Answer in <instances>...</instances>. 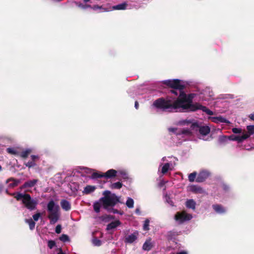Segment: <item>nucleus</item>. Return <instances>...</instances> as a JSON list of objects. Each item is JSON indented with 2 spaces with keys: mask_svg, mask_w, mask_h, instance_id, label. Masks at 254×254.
<instances>
[{
  "mask_svg": "<svg viewBox=\"0 0 254 254\" xmlns=\"http://www.w3.org/2000/svg\"><path fill=\"white\" fill-rule=\"evenodd\" d=\"M118 202H119V199L115 194H112V196H104L101 197L98 201L94 202L93 209L96 213H98L100 212L101 207L102 206L108 212L117 214L119 213V211L113 207Z\"/></svg>",
  "mask_w": 254,
  "mask_h": 254,
  "instance_id": "2",
  "label": "nucleus"
},
{
  "mask_svg": "<svg viewBox=\"0 0 254 254\" xmlns=\"http://www.w3.org/2000/svg\"><path fill=\"white\" fill-rule=\"evenodd\" d=\"M103 194L104 196L108 195V196H112V194H111V192L109 190H106L104 192Z\"/></svg>",
  "mask_w": 254,
  "mask_h": 254,
  "instance_id": "49",
  "label": "nucleus"
},
{
  "mask_svg": "<svg viewBox=\"0 0 254 254\" xmlns=\"http://www.w3.org/2000/svg\"><path fill=\"white\" fill-rule=\"evenodd\" d=\"M56 242L53 240H49L48 242V247L50 249H52L55 246H56Z\"/></svg>",
  "mask_w": 254,
  "mask_h": 254,
  "instance_id": "39",
  "label": "nucleus"
},
{
  "mask_svg": "<svg viewBox=\"0 0 254 254\" xmlns=\"http://www.w3.org/2000/svg\"><path fill=\"white\" fill-rule=\"evenodd\" d=\"M138 235V232H134L133 234L128 236V243H133L136 240Z\"/></svg>",
  "mask_w": 254,
  "mask_h": 254,
  "instance_id": "24",
  "label": "nucleus"
},
{
  "mask_svg": "<svg viewBox=\"0 0 254 254\" xmlns=\"http://www.w3.org/2000/svg\"><path fill=\"white\" fill-rule=\"evenodd\" d=\"M184 123H186V124H188L190 123V122H189V121H184Z\"/></svg>",
  "mask_w": 254,
  "mask_h": 254,
  "instance_id": "59",
  "label": "nucleus"
},
{
  "mask_svg": "<svg viewBox=\"0 0 254 254\" xmlns=\"http://www.w3.org/2000/svg\"><path fill=\"white\" fill-rule=\"evenodd\" d=\"M31 158L32 161H34V162H35L36 160L38 159L39 158V157L37 155H32L31 156Z\"/></svg>",
  "mask_w": 254,
  "mask_h": 254,
  "instance_id": "47",
  "label": "nucleus"
},
{
  "mask_svg": "<svg viewBox=\"0 0 254 254\" xmlns=\"http://www.w3.org/2000/svg\"><path fill=\"white\" fill-rule=\"evenodd\" d=\"M192 215L187 213L185 211L178 212L175 215V219L179 221L180 223H183L186 221H188L192 218Z\"/></svg>",
  "mask_w": 254,
  "mask_h": 254,
  "instance_id": "7",
  "label": "nucleus"
},
{
  "mask_svg": "<svg viewBox=\"0 0 254 254\" xmlns=\"http://www.w3.org/2000/svg\"><path fill=\"white\" fill-rule=\"evenodd\" d=\"M1 169H2V167H1V166L0 165V171L1 170Z\"/></svg>",
  "mask_w": 254,
  "mask_h": 254,
  "instance_id": "60",
  "label": "nucleus"
},
{
  "mask_svg": "<svg viewBox=\"0 0 254 254\" xmlns=\"http://www.w3.org/2000/svg\"><path fill=\"white\" fill-rule=\"evenodd\" d=\"M153 247V244L151 242V238L146 240L142 246V249L144 251H149L151 250Z\"/></svg>",
  "mask_w": 254,
  "mask_h": 254,
  "instance_id": "15",
  "label": "nucleus"
},
{
  "mask_svg": "<svg viewBox=\"0 0 254 254\" xmlns=\"http://www.w3.org/2000/svg\"><path fill=\"white\" fill-rule=\"evenodd\" d=\"M24 165L29 168H32L36 166V163L32 161H28V162L24 163Z\"/></svg>",
  "mask_w": 254,
  "mask_h": 254,
  "instance_id": "36",
  "label": "nucleus"
},
{
  "mask_svg": "<svg viewBox=\"0 0 254 254\" xmlns=\"http://www.w3.org/2000/svg\"><path fill=\"white\" fill-rule=\"evenodd\" d=\"M247 129L248 132L247 133L250 134V136L254 133V125L248 126Z\"/></svg>",
  "mask_w": 254,
  "mask_h": 254,
  "instance_id": "33",
  "label": "nucleus"
},
{
  "mask_svg": "<svg viewBox=\"0 0 254 254\" xmlns=\"http://www.w3.org/2000/svg\"><path fill=\"white\" fill-rule=\"evenodd\" d=\"M196 203L192 199L188 200L186 202V206L188 208H191L193 210L195 209Z\"/></svg>",
  "mask_w": 254,
  "mask_h": 254,
  "instance_id": "20",
  "label": "nucleus"
},
{
  "mask_svg": "<svg viewBox=\"0 0 254 254\" xmlns=\"http://www.w3.org/2000/svg\"><path fill=\"white\" fill-rule=\"evenodd\" d=\"M122 187V184L120 182H118L115 183L111 184L110 187L112 189H120Z\"/></svg>",
  "mask_w": 254,
  "mask_h": 254,
  "instance_id": "26",
  "label": "nucleus"
},
{
  "mask_svg": "<svg viewBox=\"0 0 254 254\" xmlns=\"http://www.w3.org/2000/svg\"><path fill=\"white\" fill-rule=\"evenodd\" d=\"M120 224L119 220L113 221L107 225L106 230L109 231L117 228Z\"/></svg>",
  "mask_w": 254,
  "mask_h": 254,
  "instance_id": "18",
  "label": "nucleus"
},
{
  "mask_svg": "<svg viewBox=\"0 0 254 254\" xmlns=\"http://www.w3.org/2000/svg\"><path fill=\"white\" fill-rule=\"evenodd\" d=\"M190 127L192 129L195 128H199V132L202 135H206L209 133L210 128L208 126H199L197 123H193L191 124Z\"/></svg>",
  "mask_w": 254,
  "mask_h": 254,
  "instance_id": "8",
  "label": "nucleus"
},
{
  "mask_svg": "<svg viewBox=\"0 0 254 254\" xmlns=\"http://www.w3.org/2000/svg\"><path fill=\"white\" fill-rule=\"evenodd\" d=\"M175 90L176 89H174L171 90V92L173 94H174L175 95H177L178 93Z\"/></svg>",
  "mask_w": 254,
  "mask_h": 254,
  "instance_id": "52",
  "label": "nucleus"
},
{
  "mask_svg": "<svg viewBox=\"0 0 254 254\" xmlns=\"http://www.w3.org/2000/svg\"><path fill=\"white\" fill-rule=\"evenodd\" d=\"M89 8H90L94 10H96L98 9H102V6H100V5H97V4H95V5H91V7H89Z\"/></svg>",
  "mask_w": 254,
  "mask_h": 254,
  "instance_id": "42",
  "label": "nucleus"
},
{
  "mask_svg": "<svg viewBox=\"0 0 254 254\" xmlns=\"http://www.w3.org/2000/svg\"><path fill=\"white\" fill-rule=\"evenodd\" d=\"M78 6L81 7V8L82 9H85V8H89V7H91V5L90 4H83L82 3H79L78 4Z\"/></svg>",
  "mask_w": 254,
  "mask_h": 254,
  "instance_id": "46",
  "label": "nucleus"
},
{
  "mask_svg": "<svg viewBox=\"0 0 254 254\" xmlns=\"http://www.w3.org/2000/svg\"><path fill=\"white\" fill-rule=\"evenodd\" d=\"M180 232H178L174 230L169 231L166 235V238L168 241H175L177 240V237L180 234Z\"/></svg>",
  "mask_w": 254,
  "mask_h": 254,
  "instance_id": "11",
  "label": "nucleus"
},
{
  "mask_svg": "<svg viewBox=\"0 0 254 254\" xmlns=\"http://www.w3.org/2000/svg\"><path fill=\"white\" fill-rule=\"evenodd\" d=\"M230 140L229 136L226 135L219 136L218 138V143L220 145H224Z\"/></svg>",
  "mask_w": 254,
  "mask_h": 254,
  "instance_id": "19",
  "label": "nucleus"
},
{
  "mask_svg": "<svg viewBox=\"0 0 254 254\" xmlns=\"http://www.w3.org/2000/svg\"><path fill=\"white\" fill-rule=\"evenodd\" d=\"M249 118L252 121H254V113L249 115Z\"/></svg>",
  "mask_w": 254,
  "mask_h": 254,
  "instance_id": "50",
  "label": "nucleus"
},
{
  "mask_svg": "<svg viewBox=\"0 0 254 254\" xmlns=\"http://www.w3.org/2000/svg\"><path fill=\"white\" fill-rule=\"evenodd\" d=\"M118 172L114 169H110L104 173V178L106 179H112L117 176Z\"/></svg>",
  "mask_w": 254,
  "mask_h": 254,
  "instance_id": "13",
  "label": "nucleus"
},
{
  "mask_svg": "<svg viewBox=\"0 0 254 254\" xmlns=\"http://www.w3.org/2000/svg\"><path fill=\"white\" fill-rule=\"evenodd\" d=\"M127 6V3L125 2L119 4L114 5L112 7L113 10H124L126 9Z\"/></svg>",
  "mask_w": 254,
  "mask_h": 254,
  "instance_id": "22",
  "label": "nucleus"
},
{
  "mask_svg": "<svg viewBox=\"0 0 254 254\" xmlns=\"http://www.w3.org/2000/svg\"><path fill=\"white\" fill-rule=\"evenodd\" d=\"M232 131L234 133H240L242 132V129L240 128L234 127L232 128Z\"/></svg>",
  "mask_w": 254,
  "mask_h": 254,
  "instance_id": "44",
  "label": "nucleus"
},
{
  "mask_svg": "<svg viewBox=\"0 0 254 254\" xmlns=\"http://www.w3.org/2000/svg\"><path fill=\"white\" fill-rule=\"evenodd\" d=\"M91 0H83V2L84 3H87V2H88L90 1Z\"/></svg>",
  "mask_w": 254,
  "mask_h": 254,
  "instance_id": "58",
  "label": "nucleus"
},
{
  "mask_svg": "<svg viewBox=\"0 0 254 254\" xmlns=\"http://www.w3.org/2000/svg\"><path fill=\"white\" fill-rule=\"evenodd\" d=\"M222 188H223V189L225 190V191H227L229 190V187L228 186H227V185L226 184H223V186H222Z\"/></svg>",
  "mask_w": 254,
  "mask_h": 254,
  "instance_id": "48",
  "label": "nucleus"
},
{
  "mask_svg": "<svg viewBox=\"0 0 254 254\" xmlns=\"http://www.w3.org/2000/svg\"><path fill=\"white\" fill-rule=\"evenodd\" d=\"M133 200L130 197H128V208H132L133 207Z\"/></svg>",
  "mask_w": 254,
  "mask_h": 254,
  "instance_id": "40",
  "label": "nucleus"
},
{
  "mask_svg": "<svg viewBox=\"0 0 254 254\" xmlns=\"http://www.w3.org/2000/svg\"><path fill=\"white\" fill-rule=\"evenodd\" d=\"M9 181H13L12 183L9 184L10 186H11L12 187H14L17 186L18 185V184L20 183V181L19 180L15 179L13 178H9V179H8L7 182H8Z\"/></svg>",
  "mask_w": 254,
  "mask_h": 254,
  "instance_id": "28",
  "label": "nucleus"
},
{
  "mask_svg": "<svg viewBox=\"0 0 254 254\" xmlns=\"http://www.w3.org/2000/svg\"><path fill=\"white\" fill-rule=\"evenodd\" d=\"M25 222L28 224L30 230H32L34 229L35 223L32 219H25Z\"/></svg>",
  "mask_w": 254,
  "mask_h": 254,
  "instance_id": "27",
  "label": "nucleus"
},
{
  "mask_svg": "<svg viewBox=\"0 0 254 254\" xmlns=\"http://www.w3.org/2000/svg\"><path fill=\"white\" fill-rule=\"evenodd\" d=\"M181 81L180 79H175L164 80L162 83L168 87L174 89L184 90L185 86L182 84Z\"/></svg>",
  "mask_w": 254,
  "mask_h": 254,
  "instance_id": "6",
  "label": "nucleus"
},
{
  "mask_svg": "<svg viewBox=\"0 0 254 254\" xmlns=\"http://www.w3.org/2000/svg\"><path fill=\"white\" fill-rule=\"evenodd\" d=\"M177 254H188V253L186 251H181L180 252L177 253Z\"/></svg>",
  "mask_w": 254,
  "mask_h": 254,
  "instance_id": "55",
  "label": "nucleus"
},
{
  "mask_svg": "<svg viewBox=\"0 0 254 254\" xmlns=\"http://www.w3.org/2000/svg\"><path fill=\"white\" fill-rule=\"evenodd\" d=\"M197 173L196 172H194L193 173L189 174L188 176L189 180L190 182H193L196 178Z\"/></svg>",
  "mask_w": 254,
  "mask_h": 254,
  "instance_id": "31",
  "label": "nucleus"
},
{
  "mask_svg": "<svg viewBox=\"0 0 254 254\" xmlns=\"http://www.w3.org/2000/svg\"><path fill=\"white\" fill-rule=\"evenodd\" d=\"M170 167V164L169 163H165L162 168L161 173L165 174L168 171Z\"/></svg>",
  "mask_w": 254,
  "mask_h": 254,
  "instance_id": "30",
  "label": "nucleus"
},
{
  "mask_svg": "<svg viewBox=\"0 0 254 254\" xmlns=\"http://www.w3.org/2000/svg\"><path fill=\"white\" fill-rule=\"evenodd\" d=\"M62 230V226L60 224H58L55 228V232L57 234H60L61 233Z\"/></svg>",
  "mask_w": 254,
  "mask_h": 254,
  "instance_id": "43",
  "label": "nucleus"
},
{
  "mask_svg": "<svg viewBox=\"0 0 254 254\" xmlns=\"http://www.w3.org/2000/svg\"><path fill=\"white\" fill-rule=\"evenodd\" d=\"M60 241L65 242L69 241V237L66 234H62L59 238Z\"/></svg>",
  "mask_w": 254,
  "mask_h": 254,
  "instance_id": "34",
  "label": "nucleus"
},
{
  "mask_svg": "<svg viewBox=\"0 0 254 254\" xmlns=\"http://www.w3.org/2000/svg\"><path fill=\"white\" fill-rule=\"evenodd\" d=\"M41 214L39 212H38L33 215V218L34 221H37L38 220L39 218L41 217Z\"/></svg>",
  "mask_w": 254,
  "mask_h": 254,
  "instance_id": "41",
  "label": "nucleus"
},
{
  "mask_svg": "<svg viewBox=\"0 0 254 254\" xmlns=\"http://www.w3.org/2000/svg\"><path fill=\"white\" fill-rule=\"evenodd\" d=\"M96 189V187L93 186L88 185L84 189L83 192L85 194H89L93 192Z\"/></svg>",
  "mask_w": 254,
  "mask_h": 254,
  "instance_id": "23",
  "label": "nucleus"
},
{
  "mask_svg": "<svg viewBox=\"0 0 254 254\" xmlns=\"http://www.w3.org/2000/svg\"><path fill=\"white\" fill-rule=\"evenodd\" d=\"M92 179H98L104 178V173L101 172H94L91 175Z\"/></svg>",
  "mask_w": 254,
  "mask_h": 254,
  "instance_id": "29",
  "label": "nucleus"
},
{
  "mask_svg": "<svg viewBox=\"0 0 254 254\" xmlns=\"http://www.w3.org/2000/svg\"><path fill=\"white\" fill-rule=\"evenodd\" d=\"M176 130H177L176 128H169V130L170 131L173 132H175Z\"/></svg>",
  "mask_w": 254,
  "mask_h": 254,
  "instance_id": "53",
  "label": "nucleus"
},
{
  "mask_svg": "<svg viewBox=\"0 0 254 254\" xmlns=\"http://www.w3.org/2000/svg\"><path fill=\"white\" fill-rule=\"evenodd\" d=\"M181 133L183 134L189 135L191 133V132L188 129H182Z\"/></svg>",
  "mask_w": 254,
  "mask_h": 254,
  "instance_id": "45",
  "label": "nucleus"
},
{
  "mask_svg": "<svg viewBox=\"0 0 254 254\" xmlns=\"http://www.w3.org/2000/svg\"><path fill=\"white\" fill-rule=\"evenodd\" d=\"M250 137V134L248 133H243L241 136L240 135H232L229 136V138L231 140L237 141L239 143L242 142L244 140L247 139Z\"/></svg>",
  "mask_w": 254,
  "mask_h": 254,
  "instance_id": "10",
  "label": "nucleus"
},
{
  "mask_svg": "<svg viewBox=\"0 0 254 254\" xmlns=\"http://www.w3.org/2000/svg\"><path fill=\"white\" fill-rule=\"evenodd\" d=\"M62 208L65 211H69L71 209V204L66 199H62L61 201Z\"/></svg>",
  "mask_w": 254,
  "mask_h": 254,
  "instance_id": "14",
  "label": "nucleus"
},
{
  "mask_svg": "<svg viewBox=\"0 0 254 254\" xmlns=\"http://www.w3.org/2000/svg\"><path fill=\"white\" fill-rule=\"evenodd\" d=\"M190 190L195 193H202L204 192L203 189L197 185H192L190 187Z\"/></svg>",
  "mask_w": 254,
  "mask_h": 254,
  "instance_id": "16",
  "label": "nucleus"
},
{
  "mask_svg": "<svg viewBox=\"0 0 254 254\" xmlns=\"http://www.w3.org/2000/svg\"><path fill=\"white\" fill-rule=\"evenodd\" d=\"M7 152L11 154L15 155L18 156L19 155V151H17L16 150L12 148H8L6 149Z\"/></svg>",
  "mask_w": 254,
  "mask_h": 254,
  "instance_id": "32",
  "label": "nucleus"
},
{
  "mask_svg": "<svg viewBox=\"0 0 254 254\" xmlns=\"http://www.w3.org/2000/svg\"><path fill=\"white\" fill-rule=\"evenodd\" d=\"M135 107L136 109H138V107H139V104L138 103L137 101H135Z\"/></svg>",
  "mask_w": 254,
  "mask_h": 254,
  "instance_id": "54",
  "label": "nucleus"
},
{
  "mask_svg": "<svg viewBox=\"0 0 254 254\" xmlns=\"http://www.w3.org/2000/svg\"><path fill=\"white\" fill-rule=\"evenodd\" d=\"M99 219L102 221L107 222L110 220L114 219V216L110 215L105 214L99 217Z\"/></svg>",
  "mask_w": 254,
  "mask_h": 254,
  "instance_id": "25",
  "label": "nucleus"
},
{
  "mask_svg": "<svg viewBox=\"0 0 254 254\" xmlns=\"http://www.w3.org/2000/svg\"><path fill=\"white\" fill-rule=\"evenodd\" d=\"M60 206L56 204L54 200H50L47 204L48 218L51 224H55L60 217Z\"/></svg>",
  "mask_w": 254,
  "mask_h": 254,
  "instance_id": "4",
  "label": "nucleus"
},
{
  "mask_svg": "<svg viewBox=\"0 0 254 254\" xmlns=\"http://www.w3.org/2000/svg\"><path fill=\"white\" fill-rule=\"evenodd\" d=\"M124 242H125V243L127 244V236H125L124 237Z\"/></svg>",
  "mask_w": 254,
  "mask_h": 254,
  "instance_id": "57",
  "label": "nucleus"
},
{
  "mask_svg": "<svg viewBox=\"0 0 254 254\" xmlns=\"http://www.w3.org/2000/svg\"><path fill=\"white\" fill-rule=\"evenodd\" d=\"M174 102L170 99H166L163 97L159 98L154 101L153 106L156 108L161 109L163 111L172 112L176 110Z\"/></svg>",
  "mask_w": 254,
  "mask_h": 254,
  "instance_id": "5",
  "label": "nucleus"
},
{
  "mask_svg": "<svg viewBox=\"0 0 254 254\" xmlns=\"http://www.w3.org/2000/svg\"><path fill=\"white\" fill-rule=\"evenodd\" d=\"M179 96L177 100L174 102V105L176 109L181 108L184 110L192 112L197 110H201L208 115H213V112L206 107L202 106L198 103H192V98L190 97V95L187 97L186 94L183 91V90H179Z\"/></svg>",
  "mask_w": 254,
  "mask_h": 254,
  "instance_id": "1",
  "label": "nucleus"
},
{
  "mask_svg": "<svg viewBox=\"0 0 254 254\" xmlns=\"http://www.w3.org/2000/svg\"><path fill=\"white\" fill-rule=\"evenodd\" d=\"M38 179H33L32 180H29L26 182H25L23 185H22L20 189L21 190L24 189L25 188H32L34 186H35L36 184L38 183Z\"/></svg>",
  "mask_w": 254,
  "mask_h": 254,
  "instance_id": "12",
  "label": "nucleus"
},
{
  "mask_svg": "<svg viewBox=\"0 0 254 254\" xmlns=\"http://www.w3.org/2000/svg\"><path fill=\"white\" fill-rule=\"evenodd\" d=\"M57 254H65L61 248L59 249V252Z\"/></svg>",
  "mask_w": 254,
  "mask_h": 254,
  "instance_id": "56",
  "label": "nucleus"
},
{
  "mask_svg": "<svg viewBox=\"0 0 254 254\" xmlns=\"http://www.w3.org/2000/svg\"><path fill=\"white\" fill-rule=\"evenodd\" d=\"M149 220L147 219L144 221L143 226V229L144 231H148L149 230Z\"/></svg>",
  "mask_w": 254,
  "mask_h": 254,
  "instance_id": "35",
  "label": "nucleus"
},
{
  "mask_svg": "<svg viewBox=\"0 0 254 254\" xmlns=\"http://www.w3.org/2000/svg\"><path fill=\"white\" fill-rule=\"evenodd\" d=\"M92 242L93 244L96 246H100L102 244L101 241L96 238L93 239Z\"/></svg>",
  "mask_w": 254,
  "mask_h": 254,
  "instance_id": "38",
  "label": "nucleus"
},
{
  "mask_svg": "<svg viewBox=\"0 0 254 254\" xmlns=\"http://www.w3.org/2000/svg\"><path fill=\"white\" fill-rule=\"evenodd\" d=\"M213 122H216V121H215V120H217L218 121L221 122V123H227V121L226 119L221 117H216V118H214L213 119Z\"/></svg>",
  "mask_w": 254,
  "mask_h": 254,
  "instance_id": "37",
  "label": "nucleus"
},
{
  "mask_svg": "<svg viewBox=\"0 0 254 254\" xmlns=\"http://www.w3.org/2000/svg\"><path fill=\"white\" fill-rule=\"evenodd\" d=\"M212 208L217 213H224L226 212L225 209L220 204H213Z\"/></svg>",
  "mask_w": 254,
  "mask_h": 254,
  "instance_id": "17",
  "label": "nucleus"
},
{
  "mask_svg": "<svg viewBox=\"0 0 254 254\" xmlns=\"http://www.w3.org/2000/svg\"><path fill=\"white\" fill-rule=\"evenodd\" d=\"M210 176V173L207 170H201L198 173L196 178V182L201 183L205 181Z\"/></svg>",
  "mask_w": 254,
  "mask_h": 254,
  "instance_id": "9",
  "label": "nucleus"
},
{
  "mask_svg": "<svg viewBox=\"0 0 254 254\" xmlns=\"http://www.w3.org/2000/svg\"><path fill=\"white\" fill-rule=\"evenodd\" d=\"M12 195L16 200H22V204L29 210H34L36 208L38 201L36 198H32L29 194L15 192Z\"/></svg>",
  "mask_w": 254,
  "mask_h": 254,
  "instance_id": "3",
  "label": "nucleus"
},
{
  "mask_svg": "<svg viewBox=\"0 0 254 254\" xmlns=\"http://www.w3.org/2000/svg\"><path fill=\"white\" fill-rule=\"evenodd\" d=\"M135 212L138 215L140 214V211L139 208H136Z\"/></svg>",
  "mask_w": 254,
  "mask_h": 254,
  "instance_id": "51",
  "label": "nucleus"
},
{
  "mask_svg": "<svg viewBox=\"0 0 254 254\" xmlns=\"http://www.w3.org/2000/svg\"><path fill=\"white\" fill-rule=\"evenodd\" d=\"M32 150L31 149H27L24 151L21 152H19L18 156L23 159H26L28 157V155L31 153Z\"/></svg>",
  "mask_w": 254,
  "mask_h": 254,
  "instance_id": "21",
  "label": "nucleus"
}]
</instances>
